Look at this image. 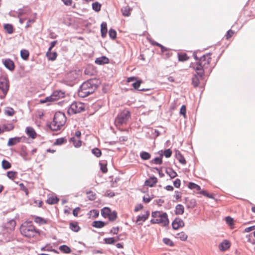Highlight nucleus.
I'll use <instances>...</instances> for the list:
<instances>
[{"mask_svg": "<svg viewBox=\"0 0 255 255\" xmlns=\"http://www.w3.org/2000/svg\"><path fill=\"white\" fill-rule=\"evenodd\" d=\"M211 61L210 54L204 55L200 58L199 62L193 66L194 69L200 77L204 75L205 70L208 68Z\"/></svg>", "mask_w": 255, "mask_h": 255, "instance_id": "nucleus-1", "label": "nucleus"}, {"mask_svg": "<svg viewBox=\"0 0 255 255\" xmlns=\"http://www.w3.org/2000/svg\"><path fill=\"white\" fill-rule=\"evenodd\" d=\"M20 232L23 236L27 238H32L38 234L31 221L24 222L20 226Z\"/></svg>", "mask_w": 255, "mask_h": 255, "instance_id": "nucleus-2", "label": "nucleus"}, {"mask_svg": "<svg viewBox=\"0 0 255 255\" xmlns=\"http://www.w3.org/2000/svg\"><path fill=\"white\" fill-rule=\"evenodd\" d=\"M66 122V117L62 112L56 113L53 118V122L49 125V128L52 130H57L63 127Z\"/></svg>", "mask_w": 255, "mask_h": 255, "instance_id": "nucleus-3", "label": "nucleus"}, {"mask_svg": "<svg viewBox=\"0 0 255 255\" xmlns=\"http://www.w3.org/2000/svg\"><path fill=\"white\" fill-rule=\"evenodd\" d=\"M96 86L91 80L83 83L78 90V94L79 97L84 98L94 93Z\"/></svg>", "mask_w": 255, "mask_h": 255, "instance_id": "nucleus-4", "label": "nucleus"}, {"mask_svg": "<svg viewBox=\"0 0 255 255\" xmlns=\"http://www.w3.org/2000/svg\"><path fill=\"white\" fill-rule=\"evenodd\" d=\"M130 118V113L127 110H124L117 116L115 124L117 127H120L124 124H126Z\"/></svg>", "mask_w": 255, "mask_h": 255, "instance_id": "nucleus-5", "label": "nucleus"}, {"mask_svg": "<svg viewBox=\"0 0 255 255\" xmlns=\"http://www.w3.org/2000/svg\"><path fill=\"white\" fill-rule=\"evenodd\" d=\"M152 216L154 218L151 220L152 223L161 224L163 226H165L169 224V221L166 213H161L159 212H155L152 213Z\"/></svg>", "mask_w": 255, "mask_h": 255, "instance_id": "nucleus-6", "label": "nucleus"}, {"mask_svg": "<svg viewBox=\"0 0 255 255\" xmlns=\"http://www.w3.org/2000/svg\"><path fill=\"white\" fill-rule=\"evenodd\" d=\"M85 106L84 104L75 102L73 103L68 109V113L70 114H76L84 111Z\"/></svg>", "mask_w": 255, "mask_h": 255, "instance_id": "nucleus-7", "label": "nucleus"}, {"mask_svg": "<svg viewBox=\"0 0 255 255\" xmlns=\"http://www.w3.org/2000/svg\"><path fill=\"white\" fill-rule=\"evenodd\" d=\"M9 88L8 78L4 76L0 77V90H1L3 95L0 97V99H3L6 95Z\"/></svg>", "mask_w": 255, "mask_h": 255, "instance_id": "nucleus-8", "label": "nucleus"}, {"mask_svg": "<svg viewBox=\"0 0 255 255\" xmlns=\"http://www.w3.org/2000/svg\"><path fill=\"white\" fill-rule=\"evenodd\" d=\"M64 97V93L61 91H54L50 97L49 102L55 101Z\"/></svg>", "mask_w": 255, "mask_h": 255, "instance_id": "nucleus-9", "label": "nucleus"}, {"mask_svg": "<svg viewBox=\"0 0 255 255\" xmlns=\"http://www.w3.org/2000/svg\"><path fill=\"white\" fill-rule=\"evenodd\" d=\"M172 228L174 230H177L180 228H182L184 226V221L179 218H176L173 221L172 224Z\"/></svg>", "mask_w": 255, "mask_h": 255, "instance_id": "nucleus-10", "label": "nucleus"}, {"mask_svg": "<svg viewBox=\"0 0 255 255\" xmlns=\"http://www.w3.org/2000/svg\"><path fill=\"white\" fill-rule=\"evenodd\" d=\"M3 64L7 69L10 71H13L15 68V65L13 61L9 59H5L4 60H3Z\"/></svg>", "mask_w": 255, "mask_h": 255, "instance_id": "nucleus-11", "label": "nucleus"}, {"mask_svg": "<svg viewBox=\"0 0 255 255\" xmlns=\"http://www.w3.org/2000/svg\"><path fill=\"white\" fill-rule=\"evenodd\" d=\"M22 138L25 139L26 137L25 136H21L10 138L8 141L7 145L8 146H13L20 142Z\"/></svg>", "mask_w": 255, "mask_h": 255, "instance_id": "nucleus-12", "label": "nucleus"}, {"mask_svg": "<svg viewBox=\"0 0 255 255\" xmlns=\"http://www.w3.org/2000/svg\"><path fill=\"white\" fill-rule=\"evenodd\" d=\"M30 12L31 9L28 6H24L22 8H19L17 11L18 17L24 14H29Z\"/></svg>", "mask_w": 255, "mask_h": 255, "instance_id": "nucleus-13", "label": "nucleus"}, {"mask_svg": "<svg viewBox=\"0 0 255 255\" xmlns=\"http://www.w3.org/2000/svg\"><path fill=\"white\" fill-rule=\"evenodd\" d=\"M25 132L27 135L32 139H34L36 137V133L35 130L31 127H26Z\"/></svg>", "mask_w": 255, "mask_h": 255, "instance_id": "nucleus-14", "label": "nucleus"}, {"mask_svg": "<svg viewBox=\"0 0 255 255\" xmlns=\"http://www.w3.org/2000/svg\"><path fill=\"white\" fill-rule=\"evenodd\" d=\"M157 181V178L156 177L152 176L145 181V185L149 187H153L156 184Z\"/></svg>", "mask_w": 255, "mask_h": 255, "instance_id": "nucleus-15", "label": "nucleus"}, {"mask_svg": "<svg viewBox=\"0 0 255 255\" xmlns=\"http://www.w3.org/2000/svg\"><path fill=\"white\" fill-rule=\"evenodd\" d=\"M230 247V243L228 240H224L219 245V249L220 251H225L228 249Z\"/></svg>", "mask_w": 255, "mask_h": 255, "instance_id": "nucleus-16", "label": "nucleus"}, {"mask_svg": "<svg viewBox=\"0 0 255 255\" xmlns=\"http://www.w3.org/2000/svg\"><path fill=\"white\" fill-rule=\"evenodd\" d=\"M109 62V59L106 56H102L101 57L98 58L95 60V63L99 65L107 64Z\"/></svg>", "mask_w": 255, "mask_h": 255, "instance_id": "nucleus-17", "label": "nucleus"}, {"mask_svg": "<svg viewBox=\"0 0 255 255\" xmlns=\"http://www.w3.org/2000/svg\"><path fill=\"white\" fill-rule=\"evenodd\" d=\"M186 206L188 208H193L196 205V202L195 199L186 198L185 199Z\"/></svg>", "mask_w": 255, "mask_h": 255, "instance_id": "nucleus-18", "label": "nucleus"}, {"mask_svg": "<svg viewBox=\"0 0 255 255\" xmlns=\"http://www.w3.org/2000/svg\"><path fill=\"white\" fill-rule=\"evenodd\" d=\"M69 228L75 232H78L80 230V227L77 222H71L69 223Z\"/></svg>", "mask_w": 255, "mask_h": 255, "instance_id": "nucleus-19", "label": "nucleus"}, {"mask_svg": "<svg viewBox=\"0 0 255 255\" xmlns=\"http://www.w3.org/2000/svg\"><path fill=\"white\" fill-rule=\"evenodd\" d=\"M197 75H195L192 78V84L195 87H197L199 86L200 80L203 77H200L197 73Z\"/></svg>", "mask_w": 255, "mask_h": 255, "instance_id": "nucleus-20", "label": "nucleus"}, {"mask_svg": "<svg viewBox=\"0 0 255 255\" xmlns=\"http://www.w3.org/2000/svg\"><path fill=\"white\" fill-rule=\"evenodd\" d=\"M184 212V207L181 204H178L175 207V213L176 215H182Z\"/></svg>", "mask_w": 255, "mask_h": 255, "instance_id": "nucleus-21", "label": "nucleus"}, {"mask_svg": "<svg viewBox=\"0 0 255 255\" xmlns=\"http://www.w3.org/2000/svg\"><path fill=\"white\" fill-rule=\"evenodd\" d=\"M3 28L8 34H11L13 32V27L11 24H4L3 25Z\"/></svg>", "mask_w": 255, "mask_h": 255, "instance_id": "nucleus-22", "label": "nucleus"}, {"mask_svg": "<svg viewBox=\"0 0 255 255\" xmlns=\"http://www.w3.org/2000/svg\"><path fill=\"white\" fill-rule=\"evenodd\" d=\"M101 35L103 37H105L107 34L108 30L107 27V23L106 22H102L101 25Z\"/></svg>", "mask_w": 255, "mask_h": 255, "instance_id": "nucleus-23", "label": "nucleus"}, {"mask_svg": "<svg viewBox=\"0 0 255 255\" xmlns=\"http://www.w3.org/2000/svg\"><path fill=\"white\" fill-rule=\"evenodd\" d=\"M106 223L101 221H95L92 223V226L96 228H102L105 226Z\"/></svg>", "mask_w": 255, "mask_h": 255, "instance_id": "nucleus-24", "label": "nucleus"}, {"mask_svg": "<svg viewBox=\"0 0 255 255\" xmlns=\"http://www.w3.org/2000/svg\"><path fill=\"white\" fill-rule=\"evenodd\" d=\"M67 139L66 137H61L57 138L55 141L54 142L53 145H61L63 143L67 142Z\"/></svg>", "mask_w": 255, "mask_h": 255, "instance_id": "nucleus-25", "label": "nucleus"}, {"mask_svg": "<svg viewBox=\"0 0 255 255\" xmlns=\"http://www.w3.org/2000/svg\"><path fill=\"white\" fill-rule=\"evenodd\" d=\"M123 15L125 16H128L130 14L131 9L128 6H126L122 8Z\"/></svg>", "mask_w": 255, "mask_h": 255, "instance_id": "nucleus-26", "label": "nucleus"}, {"mask_svg": "<svg viewBox=\"0 0 255 255\" xmlns=\"http://www.w3.org/2000/svg\"><path fill=\"white\" fill-rule=\"evenodd\" d=\"M112 212L110 208L105 207L103 208L101 211V214L104 218H107L110 214Z\"/></svg>", "mask_w": 255, "mask_h": 255, "instance_id": "nucleus-27", "label": "nucleus"}, {"mask_svg": "<svg viewBox=\"0 0 255 255\" xmlns=\"http://www.w3.org/2000/svg\"><path fill=\"white\" fill-rule=\"evenodd\" d=\"M1 166H2V168L3 169L6 170V169L10 168L11 167V164L7 160H6L5 159H3L1 162Z\"/></svg>", "mask_w": 255, "mask_h": 255, "instance_id": "nucleus-28", "label": "nucleus"}, {"mask_svg": "<svg viewBox=\"0 0 255 255\" xmlns=\"http://www.w3.org/2000/svg\"><path fill=\"white\" fill-rule=\"evenodd\" d=\"M177 238L182 241H185L187 239L188 236L184 232H181L177 234Z\"/></svg>", "mask_w": 255, "mask_h": 255, "instance_id": "nucleus-29", "label": "nucleus"}, {"mask_svg": "<svg viewBox=\"0 0 255 255\" xmlns=\"http://www.w3.org/2000/svg\"><path fill=\"white\" fill-rule=\"evenodd\" d=\"M166 173L171 178H174L177 176V173L172 168H169L166 170Z\"/></svg>", "mask_w": 255, "mask_h": 255, "instance_id": "nucleus-30", "label": "nucleus"}, {"mask_svg": "<svg viewBox=\"0 0 255 255\" xmlns=\"http://www.w3.org/2000/svg\"><path fill=\"white\" fill-rule=\"evenodd\" d=\"M29 55V52L27 50L22 49L20 51V56L21 57L23 60H26L28 58Z\"/></svg>", "mask_w": 255, "mask_h": 255, "instance_id": "nucleus-31", "label": "nucleus"}, {"mask_svg": "<svg viewBox=\"0 0 255 255\" xmlns=\"http://www.w3.org/2000/svg\"><path fill=\"white\" fill-rule=\"evenodd\" d=\"M188 187L191 189H195L197 191L201 190L200 186L193 182H189L188 185Z\"/></svg>", "mask_w": 255, "mask_h": 255, "instance_id": "nucleus-32", "label": "nucleus"}, {"mask_svg": "<svg viewBox=\"0 0 255 255\" xmlns=\"http://www.w3.org/2000/svg\"><path fill=\"white\" fill-rule=\"evenodd\" d=\"M59 250L61 252L66 254H69L71 252V249L66 245H62L60 246L59 247Z\"/></svg>", "mask_w": 255, "mask_h": 255, "instance_id": "nucleus-33", "label": "nucleus"}, {"mask_svg": "<svg viewBox=\"0 0 255 255\" xmlns=\"http://www.w3.org/2000/svg\"><path fill=\"white\" fill-rule=\"evenodd\" d=\"M70 141L73 143L75 147H80L81 145V141L78 138L76 139L74 137H71Z\"/></svg>", "mask_w": 255, "mask_h": 255, "instance_id": "nucleus-34", "label": "nucleus"}, {"mask_svg": "<svg viewBox=\"0 0 255 255\" xmlns=\"http://www.w3.org/2000/svg\"><path fill=\"white\" fill-rule=\"evenodd\" d=\"M17 172L13 171H9L7 172L6 175L8 178L10 179L13 180L16 177Z\"/></svg>", "mask_w": 255, "mask_h": 255, "instance_id": "nucleus-35", "label": "nucleus"}, {"mask_svg": "<svg viewBox=\"0 0 255 255\" xmlns=\"http://www.w3.org/2000/svg\"><path fill=\"white\" fill-rule=\"evenodd\" d=\"M119 240V238H117L116 239H115L114 238H107L104 239L105 243L107 244H113L116 241H117Z\"/></svg>", "mask_w": 255, "mask_h": 255, "instance_id": "nucleus-36", "label": "nucleus"}, {"mask_svg": "<svg viewBox=\"0 0 255 255\" xmlns=\"http://www.w3.org/2000/svg\"><path fill=\"white\" fill-rule=\"evenodd\" d=\"M178 57L180 61H185L188 60L189 58L186 53L178 54Z\"/></svg>", "mask_w": 255, "mask_h": 255, "instance_id": "nucleus-37", "label": "nucleus"}, {"mask_svg": "<svg viewBox=\"0 0 255 255\" xmlns=\"http://www.w3.org/2000/svg\"><path fill=\"white\" fill-rule=\"evenodd\" d=\"M59 201V198L57 196H52L49 197V204H54L58 203Z\"/></svg>", "mask_w": 255, "mask_h": 255, "instance_id": "nucleus-38", "label": "nucleus"}, {"mask_svg": "<svg viewBox=\"0 0 255 255\" xmlns=\"http://www.w3.org/2000/svg\"><path fill=\"white\" fill-rule=\"evenodd\" d=\"M140 157L143 160H148L150 158V154L147 152L143 151L140 154Z\"/></svg>", "mask_w": 255, "mask_h": 255, "instance_id": "nucleus-39", "label": "nucleus"}, {"mask_svg": "<svg viewBox=\"0 0 255 255\" xmlns=\"http://www.w3.org/2000/svg\"><path fill=\"white\" fill-rule=\"evenodd\" d=\"M149 216V213H146V214L139 216L137 219V222H144L145 221L147 218Z\"/></svg>", "mask_w": 255, "mask_h": 255, "instance_id": "nucleus-40", "label": "nucleus"}, {"mask_svg": "<svg viewBox=\"0 0 255 255\" xmlns=\"http://www.w3.org/2000/svg\"><path fill=\"white\" fill-rule=\"evenodd\" d=\"M4 114L8 116H12L14 114V111L12 108L8 107L4 111Z\"/></svg>", "mask_w": 255, "mask_h": 255, "instance_id": "nucleus-41", "label": "nucleus"}, {"mask_svg": "<svg viewBox=\"0 0 255 255\" xmlns=\"http://www.w3.org/2000/svg\"><path fill=\"white\" fill-rule=\"evenodd\" d=\"M109 220L111 221H114L117 218V214L116 212H112L108 216Z\"/></svg>", "mask_w": 255, "mask_h": 255, "instance_id": "nucleus-42", "label": "nucleus"}, {"mask_svg": "<svg viewBox=\"0 0 255 255\" xmlns=\"http://www.w3.org/2000/svg\"><path fill=\"white\" fill-rule=\"evenodd\" d=\"M101 5L98 2H95L92 4L93 9L99 12L101 10Z\"/></svg>", "mask_w": 255, "mask_h": 255, "instance_id": "nucleus-43", "label": "nucleus"}, {"mask_svg": "<svg viewBox=\"0 0 255 255\" xmlns=\"http://www.w3.org/2000/svg\"><path fill=\"white\" fill-rule=\"evenodd\" d=\"M92 152L97 157H99L102 154L101 151L98 148H94V149H93L92 150Z\"/></svg>", "mask_w": 255, "mask_h": 255, "instance_id": "nucleus-44", "label": "nucleus"}, {"mask_svg": "<svg viewBox=\"0 0 255 255\" xmlns=\"http://www.w3.org/2000/svg\"><path fill=\"white\" fill-rule=\"evenodd\" d=\"M87 197L90 200H94L96 199V194L93 191L87 192Z\"/></svg>", "mask_w": 255, "mask_h": 255, "instance_id": "nucleus-45", "label": "nucleus"}, {"mask_svg": "<svg viewBox=\"0 0 255 255\" xmlns=\"http://www.w3.org/2000/svg\"><path fill=\"white\" fill-rule=\"evenodd\" d=\"M42 203H43V202L41 200H34L33 201V202L30 203V204L34 206H37L38 207H41Z\"/></svg>", "mask_w": 255, "mask_h": 255, "instance_id": "nucleus-46", "label": "nucleus"}, {"mask_svg": "<svg viewBox=\"0 0 255 255\" xmlns=\"http://www.w3.org/2000/svg\"><path fill=\"white\" fill-rule=\"evenodd\" d=\"M177 158L179 160V161L182 164H185L186 163V161L184 157L180 153H179L176 156Z\"/></svg>", "mask_w": 255, "mask_h": 255, "instance_id": "nucleus-47", "label": "nucleus"}, {"mask_svg": "<svg viewBox=\"0 0 255 255\" xmlns=\"http://www.w3.org/2000/svg\"><path fill=\"white\" fill-rule=\"evenodd\" d=\"M89 214L92 218H96L99 216V211L97 210H92L90 212Z\"/></svg>", "mask_w": 255, "mask_h": 255, "instance_id": "nucleus-48", "label": "nucleus"}, {"mask_svg": "<svg viewBox=\"0 0 255 255\" xmlns=\"http://www.w3.org/2000/svg\"><path fill=\"white\" fill-rule=\"evenodd\" d=\"M200 193L203 195L204 196H206L209 198L213 199L214 198V196L213 194H209L207 191L206 190H202L200 192Z\"/></svg>", "mask_w": 255, "mask_h": 255, "instance_id": "nucleus-49", "label": "nucleus"}, {"mask_svg": "<svg viewBox=\"0 0 255 255\" xmlns=\"http://www.w3.org/2000/svg\"><path fill=\"white\" fill-rule=\"evenodd\" d=\"M57 56V53L56 52H49V60H54Z\"/></svg>", "mask_w": 255, "mask_h": 255, "instance_id": "nucleus-50", "label": "nucleus"}, {"mask_svg": "<svg viewBox=\"0 0 255 255\" xmlns=\"http://www.w3.org/2000/svg\"><path fill=\"white\" fill-rule=\"evenodd\" d=\"M163 242L165 244H166L168 246H169L170 247H172L174 246L173 242L170 239H169L168 238L163 239Z\"/></svg>", "mask_w": 255, "mask_h": 255, "instance_id": "nucleus-51", "label": "nucleus"}, {"mask_svg": "<svg viewBox=\"0 0 255 255\" xmlns=\"http://www.w3.org/2000/svg\"><path fill=\"white\" fill-rule=\"evenodd\" d=\"M234 34V31L230 29L229 30L227 33L225 35V37L226 39L228 40Z\"/></svg>", "mask_w": 255, "mask_h": 255, "instance_id": "nucleus-52", "label": "nucleus"}, {"mask_svg": "<svg viewBox=\"0 0 255 255\" xmlns=\"http://www.w3.org/2000/svg\"><path fill=\"white\" fill-rule=\"evenodd\" d=\"M34 222L39 224H43L44 223H46V221L43 218L39 217H36L34 219Z\"/></svg>", "mask_w": 255, "mask_h": 255, "instance_id": "nucleus-53", "label": "nucleus"}, {"mask_svg": "<svg viewBox=\"0 0 255 255\" xmlns=\"http://www.w3.org/2000/svg\"><path fill=\"white\" fill-rule=\"evenodd\" d=\"M100 169L101 171L104 173H107L108 171V169L107 167V164H104L102 163H100Z\"/></svg>", "mask_w": 255, "mask_h": 255, "instance_id": "nucleus-54", "label": "nucleus"}, {"mask_svg": "<svg viewBox=\"0 0 255 255\" xmlns=\"http://www.w3.org/2000/svg\"><path fill=\"white\" fill-rule=\"evenodd\" d=\"M109 36L112 39H115L117 36V32L114 29H110L109 31Z\"/></svg>", "mask_w": 255, "mask_h": 255, "instance_id": "nucleus-55", "label": "nucleus"}, {"mask_svg": "<svg viewBox=\"0 0 255 255\" xmlns=\"http://www.w3.org/2000/svg\"><path fill=\"white\" fill-rule=\"evenodd\" d=\"M152 163L156 164H161L162 163L161 157H156L152 160Z\"/></svg>", "mask_w": 255, "mask_h": 255, "instance_id": "nucleus-56", "label": "nucleus"}, {"mask_svg": "<svg viewBox=\"0 0 255 255\" xmlns=\"http://www.w3.org/2000/svg\"><path fill=\"white\" fill-rule=\"evenodd\" d=\"M20 189L21 190L24 191L26 194V195H28V189L24 185L23 183H20L19 184Z\"/></svg>", "mask_w": 255, "mask_h": 255, "instance_id": "nucleus-57", "label": "nucleus"}, {"mask_svg": "<svg viewBox=\"0 0 255 255\" xmlns=\"http://www.w3.org/2000/svg\"><path fill=\"white\" fill-rule=\"evenodd\" d=\"M141 83H142L141 80H136L135 82H134L132 84V86L134 89H137L140 86V84Z\"/></svg>", "mask_w": 255, "mask_h": 255, "instance_id": "nucleus-58", "label": "nucleus"}, {"mask_svg": "<svg viewBox=\"0 0 255 255\" xmlns=\"http://www.w3.org/2000/svg\"><path fill=\"white\" fill-rule=\"evenodd\" d=\"M34 22H35L34 18L29 19L26 22V24L25 25V28H28L30 27L31 26V24H33Z\"/></svg>", "mask_w": 255, "mask_h": 255, "instance_id": "nucleus-59", "label": "nucleus"}, {"mask_svg": "<svg viewBox=\"0 0 255 255\" xmlns=\"http://www.w3.org/2000/svg\"><path fill=\"white\" fill-rule=\"evenodd\" d=\"M172 153V152L170 149H167L164 151V155L166 157L168 158L171 156Z\"/></svg>", "mask_w": 255, "mask_h": 255, "instance_id": "nucleus-60", "label": "nucleus"}, {"mask_svg": "<svg viewBox=\"0 0 255 255\" xmlns=\"http://www.w3.org/2000/svg\"><path fill=\"white\" fill-rule=\"evenodd\" d=\"M186 113V106L185 105H183L180 109V113L181 115H182L185 118Z\"/></svg>", "mask_w": 255, "mask_h": 255, "instance_id": "nucleus-61", "label": "nucleus"}, {"mask_svg": "<svg viewBox=\"0 0 255 255\" xmlns=\"http://www.w3.org/2000/svg\"><path fill=\"white\" fill-rule=\"evenodd\" d=\"M226 221L228 224L229 225H232L234 223L233 219L231 217H227L226 218Z\"/></svg>", "mask_w": 255, "mask_h": 255, "instance_id": "nucleus-62", "label": "nucleus"}, {"mask_svg": "<svg viewBox=\"0 0 255 255\" xmlns=\"http://www.w3.org/2000/svg\"><path fill=\"white\" fill-rule=\"evenodd\" d=\"M67 6H71L73 4L72 0H61Z\"/></svg>", "mask_w": 255, "mask_h": 255, "instance_id": "nucleus-63", "label": "nucleus"}, {"mask_svg": "<svg viewBox=\"0 0 255 255\" xmlns=\"http://www.w3.org/2000/svg\"><path fill=\"white\" fill-rule=\"evenodd\" d=\"M119 227H113L110 231L111 234L117 235L119 232Z\"/></svg>", "mask_w": 255, "mask_h": 255, "instance_id": "nucleus-64", "label": "nucleus"}]
</instances>
